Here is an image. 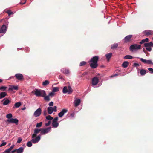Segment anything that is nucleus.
Returning <instances> with one entry per match:
<instances>
[{"instance_id":"33","label":"nucleus","mask_w":153,"mask_h":153,"mask_svg":"<svg viewBox=\"0 0 153 153\" xmlns=\"http://www.w3.org/2000/svg\"><path fill=\"white\" fill-rule=\"evenodd\" d=\"M59 88L58 87H54L53 88L52 91L53 92H55L59 91Z\"/></svg>"},{"instance_id":"35","label":"nucleus","mask_w":153,"mask_h":153,"mask_svg":"<svg viewBox=\"0 0 153 153\" xmlns=\"http://www.w3.org/2000/svg\"><path fill=\"white\" fill-rule=\"evenodd\" d=\"M21 104L20 102H16L15 103L13 107H15L16 108H18L21 106Z\"/></svg>"},{"instance_id":"55","label":"nucleus","mask_w":153,"mask_h":153,"mask_svg":"<svg viewBox=\"0 0 153 153\" xmlns=\"http://www.w3.org/2000/svg\"><path fill=\"white\" fill-rule=\"evenodd\" d=\"M134 66L135 67H137L139 66V65L137 63H134Z\"/></svg>"},{"instance_id":"30","label":"nucleus","mask_w":153,"mask_h":153,"mask_svg":"<svg viewBox=\"0 0 153 153\" xmlns=\"http://www.w3.org/2000/svg\"><path fill=\"white\" fill-rule=\"evenodd\" d=\"M49 83V82L48 80H46L43 82L42 85L44 86L48 85Z\"/></svg>"},{"instance_id":"11","label":"nucleus","mask_w":153,"mask_h":153,"mask_svg":"<svg viewBox=\"0 0 153 153\" xmlns=\"http://www.w3.org/2000/svg\"><path fill=\"white\" fill-rule=\"evenodd\" d=\"M42 113V109L41 108L37 109L34 112V116L35 117L39 116Z\"/></svg>"},{"instance_id":"60","label":"nucleus","mask_w":153,"mask_h":153,"mask_svg":"<svg viewBox=\"0 0 153 153\" xmlns=\"http://www.w3.org/2000/svg\"><path fill=\"white\" fill-rule=\"evenodd\" d=\"M26 109V107H24L23 108H22L21 109L22 110H25Z\"/></svg>"},{"instance_id":"40","label":"nucleus","mask_w":153,"mask_h":153,"mask_svg":"<svg viewBox=\"0 0 153 153\" xmlns=\"http://www.w3.org/2000/svg\"><path fill=\"white\" fill-rule=\"evenodd\" d=\"M86 62L83 61L81 62L80 63L79 66H84V65H86Z\"/></svg>"},{"instance_id":"26","label":"nucleus","mask_w":153,"mask_h":153,"mask_svg":"<svg viewBox=\"0 0 153 153\" xmlns=\"http://www.w3.org/2000/svg\"><path fill=\"white\" fill-rule=\"evenodd\" d=\"M129 63L127 61H125L122 65V66L124 68H126L128 66Z\"/></svg>"},{"instance_id":"23","label":"nucleus","mask_w":153,"mask_h":153,"mask_svg":"<svg viewBox=\"0 0 153 153\" xmlns=\"http://www.w3.org/2000/svg\"><path fill=\"white\" fill-rule=\"evenodd\" d=\"M80 99H76L75 101V106L76 107L78 106L80 103Z\"/></svg>"},{"instance_id":"10","label":"nucleus","mask_w":153,"mask_h":153,"mask_svg":"<svg viewBox=\"0 0 153 153\" xmlns=\"http://www.w3.org/2000/svg\"><path fill=\"white\" fill-rule=\"evenodd\" d=\"M31 142L33 143H36L39 142L41 139V135H39L34 138H32Z\"/></svg>"},{"instance_id":"7","label":"nucleus","mask_w":153,"mask_h":153,"mask_svg":"<svg viewBox=\"0 0 153 153\" xmlns=\"http://www.w3.org/2000/svg\"><path fill=\"white\" fill-rule=\"evenodd\" d=\"M58 118L56 117L53 120L52 125L53 127L55 128L59 126V123L57 122Z\"/></svg>"},{"instance_id":"5","label":"nucleus","mask_w":153,"mask_h":153,"mask_svg":"<svg viewBox=\"0 0 153 153\" xmlns=\"http://www.w3.org/2000/svg\"><path fill=\"white\" fill-rule=\"evenodd\" d=\"M132 37L133 35H129L127 36L123 39L124 42L128 43L132 41L133 39Z\"/></svg>"},{"instance_id":"2","label":"nucleus","mask_w":153,"mask_h":153,"mask_svg":"<svg viewBox=\"0 0 153 153\" xmlns=\"http://www.w3.org/2000/svg\"><path fill=\"white\" fill-rule=\"evenodd\" d=\"M32 93H34L37 97L44 96L45 95H46L45 91L43 90L35 89V91H33Z\"/></svg>"},{"instance_id":"61","label":"nucleus","mask_w":153,"mask_h":153,"mask_svg":"<svg viewBox=\"0 0 153 153\" xmlns=\"http://www.w3.org/2000/svg\"><path fill=\"white\" fill-rule=\"evenodd\" d=\"M3 81V80H2L1 79H0V83H1Z\"/></svg>"},{"instance_id":"39","label":"nucleus","mask_w":153,"mask_h":153,"mask_svg":"<svg viewBox=\"0 0 153 153\" xmlns=\"http://www.w3.org/2000/svg\"><path fill=\"white\" fill-rule=\"evenodd\" d=\"M32 142L31 141H28L27 143V146L28 147H31L32 145Z\"/></svg>"},{"instance_id":"32","label":"nucleus","mask_w":153,"mask_h":153,"mask_svg":"<svg viewBox=\"0 0 153 153\" xmlns=\"http://www.w3.org/2000/svg\"><path fill=\"white\" fill-rule=\"evenodd\" d=\"M68 89L67 86H65L62 90V92L64 93H66L68 92Z\"/></svg>"},{"instance_id":"37","label":"nucleus","mask_w":153,"mask_h":153,"mask_svg":"<svg viewBox=\"0 0 153 153\" xmlns=\"http://www.w3.org/2000/svg\"><path fill=\"white\" fill-rule=\"evenodd\" d=\"M7 88V87L6 86H1L0 87V90L2 91H4L6 90V89Z\"/></svg>"},{"instance_id":"54","label":"nucleus","mask_w":153,"mask_h":153,"mask_svg":"<svg viewBox=\"0 0 153 153\" xmlns=\"http://www.w3.org/2000/svg\"><path fill=\"white\" fill-rule=\"evenodd\" d=\"M75 114V113L73 112V113H72L71 114L70 116L71 117H74Z\"/></svg>"},{"instance_id":"12","label":"nucleus","mask_w":153,"mask_h":153,"mask_svg":"<svg viewBox=\"0 0 153 153\" xmlns=\"http://www.w3.org/2000/svg\"><path fill=\"white\" fill-rule=\"evenodd\" d=\"M15 76L16 78L19 81H22L24 79L23 75L20 73L16 74L15 75Z\"/></svg>"},{"instance_id":"22","label":"nucleus","mask_w":153,"mask_h":153,"mask_svg":"<svg viewBox=\"0 0 153 153\" xmlns=\"http://www.w3.org/2000/svg\"><path fill=\"white\" fill-rule=\"evenodd\" d=\"M61 71L62 72L65 74H68L70 73V72L69 70L68 69H62Z\"/></svg>"},{"instance_id":"20","label":"nucleus","mask_w":153,"mask_h":153,"mask_svg":"<svg viewBox=\"0 0 153 153\" xmlns=\"http://www.w3.org/2000/svg\"><path fill=\"white\" fill-rule=\"evenodd\" d=\"M24 148L20 147L18 149H16L17 153H22L24 151Z\"/></svg>"},{"instance_id":"49","label":"nucleus","mask_w":153,"mask_h":153,"mask_svg":"<svg viewBox=\"0 0 153 153\" xmlns=\"http://www.w3.org/2000/svg\"><path fill=\"white\" fill-rule=\"evenodd\" d=\"M148 70L150 71L151 73H153V69L151 68H149L148 69Z\"/></svg>"},{"instance_id":"16","label":"nucleus","mask_w":153,"mask_h":153,"mask_svg":"<svg viewBox=\"0 0 153 153\" xmlns=\"http://www.w3.org/2000/svg\"><path fill=\"white\" fill-rule=\"evenodd\" d=\"M143 33L145 35L148 36L149 35H153V31L150 30H146L144 31Z\"/></svg>"},{"instance_id":"25","label":"nucleus","mask_w":153,"mask_h":153,"mask_svg":"<svg viewBox=\"0 0 153 153\" xmlns=\"http://www.w3.org/2000/svg\"><path fill=\"white\" fill-rule=\"evenodd\" d=\"M7 93L5 92L0 93V99L4 98L7 95Z\"/></svg>"},{"instance_id":"31","label":"nucleus","mask_w":153,"mask_h":153,"mask_svg":"<svg viewBox=\"0 0 153 153\" xmlns=\"http://www.w3.org/2000/svg\"><path fill=\"white\" fill-rule=\"evenodd\" d=\"M68 94H71L72 91L73 90L70 86H68Z\"/></svg>"},{"instance_id":"51","label":"nucleus","mask_w":153,"mask_h":153,"mask_svg":"<svg viewBox=\"0 0 153 153\" xmlns=\"http://www.w3.org/2000/svg\"><path fill=\"white\" fill-rule=\"evenodd\" d=\"M10 151L8 149H6L3 153H10Z\"/></svg>"},{"instance_id":"44","label":"nucleus","mask_w":153,"mask_h":153,"mask_svg":"<svg viewBox=\"0 0 153 153\" xmlns=\"http://www.w3.org/2000/svg\"><path fill=\"white\" fill-rule=\"evenodd\" d=\"M144 46L145 47H151L149 45V43H145L144 44Z\"/></svg>"},{"instance_id":"34","label":"nucleus","mask_w":153,"mask_h":153,"mask_svg":"<svg viewBox=\"0 0 153 153\" xmlns=\"http://www.w3.org/2000/svg\"><path fill=\"white\" fill-rule=\"evenodd\" d=\"M12 117L13 115L11 113L8 114H7L6 116V118H8L7 119H10L12 118Z\"/></svg>"},{"instance_id":"58","label":"nucleus","mask_w":153,"mask_h":153,"mask_svg":"<svg viewBox=\"0 0 153 153\" xmlns=\"http://www.w3.org/2000/svg\"><path fill=\"white\" fill-rule=\"evenodd\" d=\"M16 152V149H14L11 151V152L12 153H14V152Z\"/></svg>"},{"instance_id":"8","label":"nucleus","mask_w":153,"mask_h":153,"mask_svg":"<svg viewBox=\"0 0 153 153\" xmlns=\"http://www.w3.org/2000/svg\"><path fill=\"white\" fill-rule=\"evenodd\" d=\"M6 121L8 123H15L16 125H17L19 120L16 118H12L10 119H7Z\"/></svg>"},{"instance_id":"28","label":"nucleus","mask_w":153,"mask_h":153,"mask_svg":"<svg viewBox=\"0 0 153 153\" xmlns=\"http://www.w3.org/2000/svg\"><path fill=\"white\" fill-rule=\"evenodd\" d=\"M149 40V39L148 38H146L145 39L142 40L140 42H139V43L140 44H142L144 43L145 42H148Z\"/></svg>"},{"instance_id":"42","label":"nucleus","mask_w":153,"mask_h":153,"mask_svg":"<svg viewBox=\"0 0 153 153\" xmlns=\"http://www.w3.org/2000/svg\"><path fill=\"white\" fill-rule=\"evenodd\" d=\"M48 95L51 98L55 95V94L54 93V92L52 91V92L50 93Z\"/></svg>"},{"instance_id":"48","label":"nucleus","mask_w":153,"mask_h":153,"mask_svg":"<svg viewBox=\"0 0 153 153\" xmlns=\"http://www.w3.org/2000/svg\"><path fill=\"white\" fill-rule=\"evenodd\" d=\"M48 105L50 106V107L52 106L53 105V102H51L48 104Z\"/></svg>"},{"instance_id":"53","label":"nucleus","mask_w":153,"mask_h":153,"mask_svg":"<svg viewBox=\"0 0 153 153\" xmlns=\"http://www.w3.org/2000/svg\"><path fill=\"white\" fill-rule=\"evenodd\" d=\"M43 114L44 116H46L47 114V113L46 110L43 111Z\"/></svg>"},{"instance_id":"17","label":"nucleus","mask_w":153,"mask_h":153,"mask_svg":"<svg viewBox=\"0 0 153 153\" xmlns=\"http://www.w3.org/2000/svg\"><path fill=\"white\" fill-rule=\"evenodd\" d=\"M3 101H4V102L3 103V104L4 105H7L10 102V101L8 99L6 98H4L2 100L1 102H3Z\"/></svg>"},{"instance_id":"46","label":"nucleus","mask_w":153,"mask_h":153,"mask_svg":"<svg viewBox=\"0 0 153 153\" xmlns=\"http://www.w3.org/2000/svg\"><path fill=\"white\" fill-rule=\"evenodd\" d=\"M14 146L15 145L14 144H13L10 148H9L8 149L10 151L14 148Z\"/></svg>"},{"instance_id":"29","label":"nucleus","mask_w":153,"mask_h":153,"mask_svg":"<svg viewBox=\"0 0 153 153\" xmlns=\"http://www.w3.org/2000/svg\"><path fill=\"white\" fill-rule=\"evenodd\" d=\"M146 71L145 69H141L140 71V73L141 76H144L146 74Z\"/></svg>"},{"instance_id":"21","label":"nucleus","mask_w":153,"mask_h":153,"mask_svg":"<svg viewBox=\"0 0 153 153\" xmlns=\"http://www.w3.org/2000/svg\"><path fill=\"white\" fill-rule=\"evenodd\" d=\"M18 87L17 86L12 85L9 88V90L12 91L13 90H17Z\"/></svg>"},{"instance_id":"62","label":"nucleus","mask_w":153,"mask_h":153,"mask_svg":"<svg viewBox=\"0 0 153 153\" xmlns=\"http://www.w3.org/2000/svg\"><path fill=\"white\" fill-rule=\"evenodd\" d=\"M10 144H9V146H10Z\"/></svg>"},{"instance_id":"63","label":"nucleus","mask_w":153,"mask_h":153,"mask_svg":"<svg viewBox=\"0 0 153 153\" xmlns=\"http://www.w3.org/2000/svg\"><path fill=\"white\" fill-rule=\"evenodd\" d=\"M152 39L153 40V38H152Z\"/></svg>"},{"instance_id":"6","label":"nucleus","mask_w":153,"mask_h":153,"mask_svg":"<svg viewBox=\"0 0 153 153\" xmlns=\"http://www.w3.org/2000/svg\"><path fill=\"white\" fill-rule=\"evenodd\" d=\"M42 129L40 134L42 135L44 134L48 133L51 129V127H49L47 128H41Z\"/></svg>"},{"instance_id":"15","label":"nucleus","mask_w":153,"mask_h":153,"mask_svg":"<svg viewBox=\"0 0 153 153\" xmlns=\"http://www.w3.org/2000/svg\"><path fill=\"white\" fill-rule=\"evenodd\" d=\"M68 110L67 109H63L62 111L59 113H58V116L59 117H62L64 114L67 113Z\"/></svg>"},{"instance_id":"19","label":"nucleus","mask_w":153,"mask_h":153,"mask_svg":"<svg viewBox=\"0 0 153 153\" xmlns=\"http://www.w3.org/2000/svg\"><path fill=\"white\" fill-rule=\"evenodd\" d=\"M112 54L111 53H110L105 54V56L108 61H109L110 59L112 56Z\"/></svg>"},{"instance_id":"9","label":"nucleus","mask_w":153,"mask_h":153,"mask_svg":"<svg viewBox=\"0 0 153 153\" xmlns=\"http://www.w3.org/2000/svg\"><path fill=\"white\" fill-rule=\"evenodd\" d=\"M42 129L41 128L38 129L36 128L34 130V133L32 135L31 137L32 138H34L37 136V135L40 132H41Z\"/></svg>"},{"instance_id":"36","label":"nucleus","mask_w":153,"mask_h":153,"mask_svg":"<svg viewBox=\"0 0 153 153\" xmlns=\"http://www.w3.org/2000/svg\"><path fill=\"white\" fill-rule=\"evenodd\" d=\"M133 58V57L130 55H126L124 56V58L127 59H131Z\"/></svg>"},{"instance_id":"1","label":"nucleus","mask_w":153,"mask_h":153,"mask_svg":"<svg viewBox=\"0 0 153 153\" xmlns=\"http://www.w3.org/2000/svg\"><path fill=\"white\" fill-rule=\"evenodd\" d=\"M98 60L99 57L97 56H94L91 59L90 61V66L92 68H95L98 66L97 62Z\"/></svg>"},{"instance_id":"52","label":"nucleus","mask_w":153,"mask_h":153,"mask_svg":"<svg viewBox=\"0 0 153 153\" xmlns=\"http://www.w3.org/2000/svg\"><path fill=\"white\" fill-rule=\"evenodd\" d=\"M6 144V142H3V143L0 145V147H1L3 146H5Z\"/></svg>"},{"instance_id":"43","label":"nucleus","mask_w":153,"mask_h":153,"mask_svg":"<svg viewBox=\"0 0 153 153\" xmlns=\"http://www.w3.org/2000/svg\"><path fill=\"white\" fill-rule=\"evenodd\" d=\"M7 13L8 14L9 16L10 15H11L13 13V12H11V11L9 10H8L7 11Z\"/></svg>"},{"instance_id":"27","label":"nucleus","mask_w":153,"mask_h":153,"mask_svg":"<svg viewBox=\"0 0 153 153\" xmlns=\"http://www.w3.org/2000/svg\"><path fill=\"white\" fill-rule=\"evenodd\" d=\"M118 46L117 43H115L111 45V48L112 49H114L117 48Z\"/></svg>"},{"instance_id":"57","label":"nucleus","mask_w":153,"mask_h":153,"mask_svg":"<svg viewBox=\"0 0 153 153\" xmlns=\"http://www.w3.org/2000/svg\"><path fill=\"white\" fill-rule=\"evenodd\" d=\"M118 75V74H115L112 76H111V77H114V76H117Z\"/></svg>"},{"instance_id":"56","label":"nucleus","mask_w":153,"mask_h":153,"mask_svg":"<svg viewBox=\"0 0 153 153\" xmlns=\"http://www.w3.org/2000/svg\"><path fill=\"white\" fill-rule=\"evenodd\" d=\"M149 43V45L151 47L153 45V42H150Z\"/></svg>"},{"instance_id":"41","label":"nucleus","mask_w":153,"mask_h":153,"mask_svg":"<svg viewBox=\"0 0 153 153\" xmlns=\"http://www.w3.org/2000/svg\"><path fill=\"white\" fill-rule=\"evenodd\" d=\"M46 118L48 120H51L53 119V117L50 115L46 116Z\"/></svg>"},{"instance_id":"59","label":"nucleus","mask_w":153,"mask_h":153,"mask_svg":"<svg viewBox=\"0 0 153 153\" xmlns=\"http://www.w3.org/2000/svg\"><path fill=\"white\" fill-rule=\"evenodd\" d=\"M26 2V1H25L23 3V2H20V4H25V3Z\"/></svg>"},{"instance_id":"3","label":"nucleus","mask_w":153,"mask_h":153,"mask_svg":"<svg viewBox=\"0 0 153 153\" xmlns=\"http://www.w3.org/2000/svg\"><path fill=\"white\" fill-rule=\"evenodd\" d=\"M141 48V45L136 44L132 45L129 47L130 50L131 52L133 51L134 50L140 49Z\"/></svg>"},{"instance_id":"24","label":"nucleus","mask_w":153,"mask_h":153,"mask_svg":"<svg viewBox=\"0 0 153 153\" xmlns=\"http://www.w3.org/2000/svg\"><path fill=\"white\" fill-rule=\"evenodd\" d=\"M42 97H44V100L47 102H49L50 100V97L49 96V95L47 96L45 95L44 96H42Z\"/></svg>"},{"instance_id":"13","label":"nucleus","mask_w":153,"mask_h":153,"mask_svg":"<svg viewBox=\"0 0 153 153\" xmlns=\"http://www.w3.org/2000/svg\"><path fill=\"white\" fill-rule=\"evenodd\" d=\"M99 82L98 78L97 77H94L92 80V84L93 85H97Z\"/></svg>"},{"instance_id":"18","label":"nucleus","mask_w":153,"mask_h":153,"mask_svg":"<svg viewBox=\"0 0 153 153\" xmlns=\"http://www.w3.org/2000/svg\"><path fill=\"white\" fill-rule=\"evenodd\" d=\"M6 30V26L5 25H4L0 29V33H5Z\"/></svg>"},{"instance_id":"14","label":"nucleus","mask_w":153,"mask_h":153,"mask_svg":"<svg viewBox=\"0 0 153 153\" xmlns=\"http://www.w3.org/2000/svg\"><path fill=\"white\" fill-rule=\"evenodd\" d=\"M140 61L143 63L145 64H152V62L150 60H146L143 58H140Z\"/></svg>"},{"instance_id":"38","label":"nucleus","mask_w":153,"mask_h":153,"mask_svg":"<svg viewBox=\"0 0 153 153\" xmlns=\"http://www.w3.org/2000/svg\"><path fill=\"white\" fill-rule=\"evenodd\" d=\"M42 122H40L39 123H37L36 126V128H39L41 127L42 125Z\"/></svg>"},{"instance_id":"4","label":"nucleus","mask_w":153,"mask_h":153,"mask_svg":"<svg viewBox=\"0 0 153 153\" xmlns=\"http://www.w3.org/2000/svg\"><path fill=\"white\" fill-rule=\"evenodd\" d=\"M47 111L49 114H51L53 111L56 112L57 111V107L54 106L53 108L51 107H48L47 108Z\"/></svg>"},{"instance_id":"45","label":"nucleus","mask_w":153,"mask_h":153,"mask_svg":"<svg viewBox=\"0 0 153 153\" xmlns=\"http://www.w3.org/2000/svg\"><path fill=\"white\" fill-rule=\"evenodd\" d=\"M22 140L20 137H19L18 138V140L17 141V143H21V142L22 141Z\"/></svg>"},{"instance_id":"50","label":"nucleus","mask_w":153,"mask_h":153,"mask_svg":"<svg viewBox=\"0 0 153 153\" xmlns=\"http://www.w3.org/2000/svg\"><path fill=\"white\" fill-rule=\"evenodd\" d=\"M146 49L149 51H150L152 50V48L150 47H146Z\"/></svg>"},{"instance_id":"47","label":"nucleus","mask_w":153,"mask_h":153,"mask_svg":"<svg viewBox=\"0 0 153 153\" xmlns=\"http://www.w3.org/2000/svg\"><path fill=\"white\" fill-rule=\"evenodd\" d=\"M51 121L50 120L49 121L48 123H46L45 124V125L46 126H49L51 123Z\"/></svg>"}]
</instances>
